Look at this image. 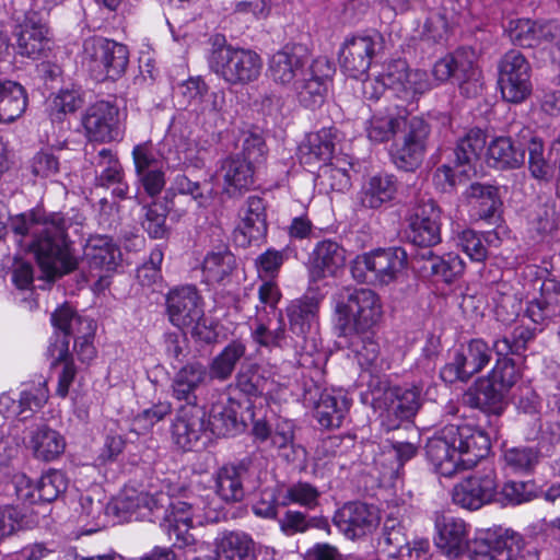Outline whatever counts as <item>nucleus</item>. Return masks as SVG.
Listing matches in <instances>:
<instances>
[{"label":"nucleus","mask_w":560,"mask_h":560,"mask_svg":"<svg viewBox=\"0 0 560 560\" xmlns=\"http://www.w3.org/2000/svg\"><path fill=\"white\" fill-rule=\"evenodd\" d=\"M268 71L275 83L292 86L301 106L315 109L325 102L336 66L324 56L310 62L303 45L285 44L270 57Z\"/></svg>","instance_id":"1"},{"label":"nucleus","mask_w":560,"mask_h":560,"mask_svg":"<svg viewBox=\"0 0 560 560\" xmlns=\"http://www.w3.org/2000/svg\"><path fill=\"white\" fill-rule=\"evenodd\" d=\"M365 132L374 144L394 140L390 161L398 170L415 172L423 161L431 126L422 117L413 116L407 120L396 107H386L366 120Z\"/></svg>","instance_id":"2"},{"label":"nucleus","mask_w":560,"mask_h":560,"mask_svg":"<svg viewBox=\"0 0 560 560\" xmlns=\"http://www.w3.org/2000/svg\"><path fill=\"white\" fill-rule=\"evenodd\" d=\"M490 450L489 434L467 422L444 425L425 444V455L434 471L446 478L474 467Z\"/></svg>","instance_id":"3"},{"label":"nucleus","mask_w":560,"mask_h":560,"mask_svg":"<svg viewBox=\"0 0 560 560\" xmlns=\"http://www.w3.org/2000/svg\"><path fill=\"white\" fill-rule=\"evenodd\" d=\"M495 357L490 371L463 394V401L470 408L499 417L505 409L508 395L523 378V370L511 357Z\"/></svg>","instance_id":"4"},{"label":"nucleus","mask_w":560,"mask_h":560,"mask_svg":"<svg viewBox=\"0 0 560 560\" xmlns=\"http://www.w3.org/2000/svg\"><path fill=\"white\" fill-rule=\"evenodd\" d=\"M431 74L422 69H408L399 77L406 90L413 94H423L435 85L453 81L459 85L462 93L467 92L466 85L476 80L478 69L475 63V52L471 48L458 47L452 52L438 59L432 67Z\"/></svg>","instance_id":"5"},{"label":"nucleus","mask_w":560,"mask_h":560,"mask_svg":"<svg viewBox=\"0 0 560 560\" xmlns=\"http://www.w3.org/2000/svg\"><path fill=\"white\" fill-rule=\"evenodd\" d=\"M524 288L538 295L527 301L525 316L540 330L560 319V276L538 265H526L521 272Z\"/></svg>","instance_id":"6"},{"label":"nucleus","mask_w":560,"mask_h":560,"mask_svg":"<svg viewBox=\"0 0 560 560\" xmlns=\"http://www.w3.org/2000/svg\"><path fill=\"white\" fill-rule=\"evenodd\" d=\"M130 50L124 43L102 35H92L82 43L81 62L96 82H116L128 69Z\"/></svg>","instance_id":"7"},{"label":"nucleus","mask_w":560,"mask_h":560,"mask_svg":"<svg viewBox=\"0 0 560 560\" xmlns=\"http://www.w3.org/2000/svg\"><path fill=\"white\" fill-rule=\"evenodd\" d=\"M370 387L375 406L384 409L381 424L386 432L399 429L404 421H411L422 406L420 384L389 385L378 380L375 386L371 382Z\"/></svg>","instance_id":"8"},{"label":"nucleus","mask_w":560,"mask_h":560,"mask_svg":"<svg viewBox=\"0 0 560 560\" xmlns=\"http://www.w3.org/2000/svg\"><path fill=\"white\" fill-rule=\"evenodd\" d=\"M339 336L352 331H366L375 327L383 316L380 295L368 288H347L336 303Z\"/></svg>","instance_id":"9"},{"label":"nucleus","mask_w":560,"mask_h":560,"mask_svg":"<svg viewBox=\"0 0 560 560\" xmlns=\"http://www.w3.org/2000/svg\"><path fill=\"white\" fill-rule=\"evenodd\" d=\"M209 67L225 83L246 85L259 78L262 59L255 50L229 44L212 50Z\"/></svg>","instance_id":"10"},{"label":"nucleus","mask_w":560,"mask_h":560,"mask_svg":"<svg viewBox=\"0 0 560 560\" xmlns=\"http://www.w3.org/2000/svg\"><path fill=\"white\" fill-rule=\"evenodd\" d=\"M30 252L47 280H55L77 270L79 262L70 237L38 233L30 244Z\"/></svg>","instance_id":"11"},{"label":"nucleus","mask_w":560,"mask_h":560,"mask_svg":"<svg viewBox=\"0 0 560 560\" xmlns=\"http://www.w3.org/2000/svg\"><path fill=\"white\" fill-rule=\"evenodd\" d=\"M384 48V36L376 30L348 35L338 54L340 68L349 78L360 79Z\"/></svg>","instance_id":"12"},{"label":"nucleus","mask_w":560,"mask_h":560,"mask_svg":"<svg viewBox=\"0 0 560 560\" xmlns=\"http://www.w3.org/2000/svg\"><path fill=\"white\" fill-rule=\"evenodd\" d=\"M493 349L482 338H471L460 343L441 368L440 378L448 385L467 383L491 361Z\"/></svg>","instance_id":"13"},{"label":"nucleus","mask_w":560,"mask_h":560,"mask_svg":"<svg viewBox=\"0 0 560 560\" xmlns=\"http://www.w3.org/2000/svg\"><path fill=\"white\" fill-rule=\"evenodd\" d=\"M532 66L516 49L508 50L498 63V86L502 98L512 104L526 101L533 91Z\"/></svg>","instance_id":"14"},{"label":"nucleus","mask_w":560,"mask_h":560,"mask_svg":"<svg viewBox=\"0 0 560 560\" xmlns=\"http://www.w3.org/2000/svg\"><path fill=\"white\" fill-rule=\"evenodd\" d=\"M497 488L498 475L493 467L477 469L454 485L452 501L464 510L478 511L495 504Z\"/></svg>","instance_id":"15"},{"label":"nucleus","mask_w":560,"mask_h":560,"mask_svg":"<svg viewBox=\"0 0 560 560\" xmlns=\"http://www.w3.org/2000/svg\"><path fill=\"white\" fill-rule=\"evenodd\" d=\"M122 254L119 245L107 235H92L83 248V262L89 272L97 277L95 287L105 289L109 285L108 279L121 265Z\"/></svg>","instance_id":"16"},{"label":"nucleus","mask_w":560,"mask_h":560,"mask_svg":"<svg viewBox=\"0 0 560 560\" xmlns=\"http://www.w3.org/2000/svg\"><path fill=\"white\" fill-rule=\"evenodd\" d=\"M503 32L514 46L546 47L560 38V22L555 19L512 18L503 25Z\"/></svg>","instance_id":"17"},{"label":"nucleus","mask_w":560,"mask_h":560,"mask_svg":"<svg viewBox=\"0 0 560 560\" xmlns=\"http://www.w3.org/2000/svg\"><path fill=\"white\" fill-rule=\"evenodd\" d=\"M406 221V237L415 246L431 248L441 243V209L434 200L417 202Z\"/></svg>","instance_id":"18"},{"label":"nucleus","mask_w":560,"mask_h":560,"mask_svg":"<svg viewBox=\"0 0 560 560\" xmlns=\"http://www.w3.org/2000/svg\"><path fill=\"white\" fill-rule=\"evenodd\" d=\"M347 262V249L336 237L318 240L307 255L305 264L311 283L335 279L342 272Z\"/></svg>","instance_id":"19"},{"label":"nucleus","mask_w":560,"mask_h":560,"mask_svg":"<svg viewBox=\"0 0 560 560\" xmlns=\"http://www.w3.org/2000/svg\"><path fill=\"white\" fill-rule=\"evenodd\" d=\"M377 546L388 558L425 559L430 550L428 538L409 540L406 527L396 518H387L377 539Z\"/></svg>","instance_id":"20"},{"label":"nucleus","mask_w":560,"mask_h":560,"mask_svg":"<svg viewBox=\"0 0 560 560\" xmlns=\"http://www.w3.org/2000/svg\"><path fill=\"white\" fill-rule=\"evenodd\" d=\"M168 320L178 328L191 326L205 315L203 298L195 284L177 285L165 295Z\"/></svg>","instance_id":"21"},{"label":"nucleus","mask_w":560,"mask_h":560,"mask_svg":"<svg viewBox=\"0 0 560 560\" xmlns=\"http://www.w3.org/2000/svg\"><path fill=\"white\" fill-rule=\"evenodd\" d=\"M254 409L228 394L225 401L211 407L208 418L209 429L218 438H230L247 430L248 419H253Z\"/></svg>","instance_id":"22"},{"label":"nucleus","mask_w":560,"mask_h":560,"mask_svg":"<svg viewBox=\"0 0 560 560\" xmlns=\"http://www.w3.org/2000/svg\"><path fill=\"white\" fill-rule=\"evenodd\" d=\"M268 202L265 198L250 195L240 210V221L234 230V240L240 246L262 242L268 234Z\"/></svg>","instance_id":"23"},{"label":"nucleus","mask_w":560,"mask_h":560,"mask_svg":"<svg viewBox=\"0 0 560 560\" xmlns=\"http://www.w3.org/2000/svg\"><path fill=\"white\" fill-rule=\"evenodd\" d=\"M332 523L347 539L357 540L373 532L378 517L373 505L349 501L335 511Z\"/></svg>","instance_id":"24"},{"label":"nucleus","mask_w":560,"mask_h":560,"mask_svg":"<svg viewBox=\"0 0 560 560\" xmlns=\"http://www.w3.org/2000/svg\"><path fill=\"white\" fill-rule=\"evenodd\" d=\"M209 429L206 408L199 404L179 405L172 423V439L184 452L192 451Z\"/></svg>","instance_id":"25"},{"label":"nucleus","mask_w":560,"mask_h":560,"mask_svg":"<svg viewBox=\"0 0 560 560\" xmlns=\"http://www.w3.org/2000/svg\"><path fill=\"white\" fill-rule=\"evenodd\" d=\"M253 478V459L245 456L222 465L215 472V493L226 503L245 498V485Z\"/></svg>","instance_id":"26"},{"label":"nucleus","mask_w":560,"mask_h":560,"mask_svg":"<svg viewBox=\"0 0 560 560\" xmlns=\"http://www.w3.org/2000/svg\"><path fill=\"white\" fill-rule=\"evenodd\" d=\"M119 108L108 101H97L85 110L82 125L90 141L100 143L117 139Z\"/></svg>","instance_id":"27"},{"label":"nucleus","mask_w":560,"mask_h":560,"mask_svg":"<svg viewBox=\"0 0 560 560\" xmlns=\"http://www.w3.org/2000/svg\"><path fill=\"white\" fill-rule=\"evenodd\" d=\"M48 27L36 11L25 13L23 22L18 26V52L33 60L48 57L51 39L47 36Z\"/></svg>","instance_id":"28"},{"label":"nucleus","mask_w":560,"mask_h":560,"mask_svg":"<svg viewBox=\"0 0 560 560\" xmlns=\"http://www.w3.org/2000/svg\"><path fill=\"white\" fill-rule=\"evenodd\" d=\"M322 301L323 298L318 293L308 290L287 303L282 313L292 334L305 339L318 326Z\"/></svg>","instance_id":"29"},{"label":"nucleus","mask_w":560,"mask_h":560,"mask_svg":"<svg viewBox=\"0 0 560 560\" xmlns=\"http://www.w3.org/2000/svg\"><path fill=\"white\" fill-rule=\"evenodd\" d=\"M269 378L257 363L241 366L234 382L228 386V394L245 404L247 408L256 409V400L264 397L268 389Z\"/></svg>","instance_id":"30"},{"label":"nucleus","mask_w":560,"mask_h":560,"mask_svg":"<svg viewBox=\"0 0 560 560\" xmlns=\"http://www.w3.org/2000/svg\"><path fill=\"white\" fill-rule=\"evenodd\" d=\"M210 377L207 365L198 360L188 361L172 380V396L182 405L198 404L197 389Z\"/></svg>","instance_id":"31"},{"label":"nucleus","mask_w":560,"mask_h":560,"mask_svg":"<svg viewBox=\"0 0 560 560\" xmlns=\"http://www.w3.org/2000/svg\"><path fill=\"white\" fill-rule=\"evenodd\" d=\"M435 545L448 558L457 559L468 548L469 526L462 518L440 516L435 521Z\"/></svg>","instance_id":"32"},{"label":"nucleus","mask_w":560,"mask_h":560,"mask_svg":"<svg viewBox=\"0 0 560 560\" xmlns=\"http://www.w3.org/2000/svg\"><path fill=\"white\" fill-rule=\"evenodd\" d=\"M25 446L35 459L50 463L65 453L67 442L59 431L40 423L28 431Z\"/></svg>","instance_id":"33"},{"label":"nucleus","mask_w":560,"mask_h":560,"mask_svg":"<svg viewBox=\"0 0 560 560\" xmlns=\"http://www.w3.org/2000/svg\"><path fill=\"white\" fill-rule=\"evenodd\" d=\"M236 257L228 245L207 252L201 261V282L207 285L225 284L236 269Z\"/></svg>","instance_id":"34"},{"label":"nucleus","mask_w":560,"mask_h":560,"mask_svg":"<svg viewBox=\"0 0 560 560\" xmlns=\"http://www.w3.org/2000/svg\"><path fill=\"white\" fill-rule=\"evenodd\" d=\"M223 191L229 197H240L254 184L255 165L241 155H229L221 163Z\"/></svg>","instance_id":"35"},{"label":"nucleus","mask_w":560,"mask_h":560,"mask_svg":"<svg viewBox=\"0 0 560 560\" xmlns=\"http://www.w3.org/2000/svg\"><path fill=\"white\" fill-rule=\"evenodd\" d=\"M374 284H389L407 266V252L400 247L377 248L369 252Z\"/></svg>","instance_id":"36"},{"label":"nucleus","mask_w":560,"mask_h":560,"mask_svg":"<svg viewBox=\"0 0 560 560\" xmlns=\"http://www.w3.org/2000/svg\"><path fill=\"white\" fill-rule=\"evenodd\" d=\"M518 138L523 140L525 153H528L527 165L530 176L539 183L548 184L552 182L556 174V164L547 158L544 140L534 135L528 128L523 129Z\"/></svg>","instance_id":"37"},{"label":"nucleus","mask_w":560,"mask_h":560,"mask_svg":"<svg viewBox=\"0 0 560 560\" xmlns=\"http://www.w3.org/2000/svg\"><path fill=\"white\" fill-rule=\"evenodd\" d=\"M486 163L498 171L520 168L525 163V148L523 140L516 145L511 137L500 136L493 138L487 145Z\"/></svg>","instance_id":"38"},{"label":"nucleus","mask_w":560,"mask_h":560,"mask_svg":"<svg viewBox=\"0 0 560 560\" xmlns=\"http://www.w3.org/2000/svg\"><path fill=\"white\" fill-rule=\"evenodd\" d=\"M352 400L342 390L325 389L315 406V418L325 429L341 427L350 410Z\"/></svg>","instance_id":"39"},{"label":"nucleus","mask_w":560,"mask_h":560,"mask_svg":"<svg viewBox=\"0 0 560 560\" xmlns=\"http://www.w3.org/2000/svg\"><path fill=\"white\" fill-rule=\"evenodd\" d=\"M486 139L483 130L476 127L469 129L464 137L457 140L453 150V163L456 167H462L460 175L465 176V180L469 179L471 173L475 174L476 163L486 148Z\"/></svg>","instance_id":"40"},{"label":"nucleus","mask_w":560,"mask_h":560,"mask_svg":"<svg viewBox=\"0 0 560 560\" xmlns=\"http://www.w3.org/2000/svg\"><path fill=\"white\" fill-rule=\"evenodd\" d=\"M540 326L530 327L517 324L508 332L498 336L492 341V349L495 355L526 358L529 345L541 332Z\"/></svg>","instance_id":"41"},{"label":"nucleus","mask_w":560,"mask_h":560,"mask_svg":"<svg viewBox=\"0 0 560 560\" xmlns=\"http://www.w3.org/2000/svg\"><path fill=\"white\" fill-rule=\"evenodd\" d=\"M180 96L186 106L196 105L200 113H219L224 104V93L211 92L201 77H190L179 84Z\"/></svg>","instance_id":"42"},{"label":"nucleus","mask_w":560,"mask_h":560,"mask_svg":"<svg viewBox=\"0 0 560 560\" xmlns=\"http://www.w3.org/2000/svg\"><path fill=\"white\" fill-rule=\"evenodd\" d=\"M337 130L324 127L307 137L306 143L300 148V161L311 165L329 162L335 153Z\"/></svg>","instance_id":"43"},{"label":"nucleus","mask_w":560,"mask_h":560,"mask_svg":"<svg viewBox=\"0 0 560 560\" xmlns=\"http://www.w3.org/2000/svg\"><path fill=\"white\" fill-rule=\"evenodd\" d=\"M398 187L399 182L394 174L377 173L363 185L361 202L365 208L378 209L395 199Z\"/></svg>","instance_id":"44"},{"label":"nucleus","mask_w":560,"mask_h":560,"mask_svg":"<svg viewBox=\"0 0 560 560\" xmlns=\"http://www.w3.org/2000/svg\"><path fill=\"white\" fill-rule=\"evenodd\" d=\"M456 243L472 261L482 262L488 257L489 247L501 245V237L495 230L478 232L465 229L457 234Z\"/></svg>","instance_id":"45"},{"label":"nucleus","mask_w":560,"mask_h":560,"mask_svg":"<svg viewBox=\"0 0 560 560\" xmlns=\"http://www.w3.org/2000/svg\"><path fill=\"white\" fill-rule=\"evenodd\" d=\"M46 355L50 360L52 368L62 363V370L58 376L56 394L65 398L68 396L70 386L77 375V368L68 348V341L57 340V342H50L47 347Z\"/></svg>","instance_id":"46"},{"label":"nucleus","mask_w":560,"mask_h":560,"mask_svg":"<svg viewBox=\"0 0 560 560\" xmlns=\"http://www.w3.org/2000/svg\"><path fill=\"white\" fill-rule=\"evenodd\" d=\"M28 104L25 88L14 81L0 82V122H12L20 118Z\"/></svg>","instance_id":"47"},{"label":"nucleus","mask_w":560,"mask_h":560,"mask_svg":"<svg viewBox=\"0 0 560 560\" xmlns=\"http://www.w3.org/2000/svg\"><path fill=\"white\" fill-rule=\"evenodd\" d=\"M246 345L241 339L231 340L209 363L211 380L228 381L234 373L237 363L246 354Z\"/></svg>","instance_id":"48"},{"label":"nucleus","mask_w":560,"mask_h":560,"mask_svg":"<svg viewBox=\"0 0 560 560\" xmlns=\"http://www.w3.org/2000/svg\"><path fill=\"white\" fill-rule=\"evenodd\" d=\"M466 199L474 201L479 219L493 222L502 206L499 190L495 186L472 183L465 191Z\"/></svg>","instance_id":"49"},{"label":"nucleus","mask_w":560,"mask_h":560,"mask_svg":"<svg viewBox=\"0 0 560 560\" xmlns=\"http://www.w3.org/2000/svg\"><path fill=\"white\" fill-rule=\"evenodd\" d=\"M447 2H451V0H442L439 7L429 10L420 32L422 42L442 45L448 39L452 25L446 7Z\"/></svg>","instance_id":"50"},{"label":"nucleus","mask_w":560,"mask_h":560,"mask_svg":"<svg viewBox=\"0 0 560 560\" xmlns=\"http://www.w3.org/2000/svg\"><path fill=\"white\" fill-rule=\"evenodd\" d=\"M482 535L503 560H515L523 546V536L501 525L486 529Z\"/></svg>","instance_id":"51"},{"label":"nucleus","mask_w":560,"mask_h":560,"mask_svg":"<svg viewBox=\"0 0 560 560\" xmlns=\"http://www.w3.org/2000/svg\"><path fill=\"white\" fill-rule=\"evenodd\" d=\"M495 504L502 508L516 506L529 502L537 497V485L535 480H505L498 485Z\"/></svg>","instance_id":"52"},{"label":"nucleus","mask_w":560,"mask_h":560,"mask_svg":"<svg viewBox=\"0 0 560 560\" xmlns=\"http://www.w3.org/2000/svg\"><path fill=\"white\" fill-rule=\"evenodd\" d=\"M91 320L79 315L68 303L62 304L51 313L50 322L55 331L49 339V343L57 342V340H67L69 346L75 329L80 330L79 327Z\"/></svg>","instance_id":"53"},{"label":"nucleus","mask_w":560,"mask_h":560,"mask_svg":"<svg viewBox=\"0 0 560 560\" xmlns=\"http://www.w3.org/2000/svg\"><path fill=\"white\" fill-rule=\"evenodd\" d=\"M218 556L224 560H257L254 540L242 532L224 535L218 545Z\"/></svg>","instance_id":"54"},{"label":"nucleus","mask_w":560,"mask_h":560,"mask_svg":"<svg viewBox=\"0 0 560 560\" xmlns=\"http://www.w3.org/2000/svg\"><path fill=\"white\" fill-rule=\"evenodd\" d=\"M349 349L353 352L358 363L362 369H369L378 359L381 347L375 332L370 329L366 331H352L348 335Z\"/></svg>","instance_id":"55"},{"label":"nucleus","mask_w":560,"mask_h":560,"mask_svg":"<svg viewBox=\"0 0 560 560\" xmlns=\"http://www.w3.org/2000/svg\"><path fill=\"white\" fill-rule=\"evenodd\" d=\"M428 255L431 261L430 271L436 281L452 284L465 271V262L458 254L451 252L435 256L432 250H429Z\"/></svg>","instance_id":"56"},{"label":"nucleus","mask_w":560,"mask_h":560,"mask_svg":"<svg viewBox=\"0 0 560 560\" xmlns=\"http://www.w3.org/2000/svg\"><path fill=\"white\" fill-rule=\"evenodd\" d=\"M255 343L264 348H282L287 340L285 323L282 311L278 314V326L270 329L268 323L256 316L255 328L250 332Z\"/></svg>","instance_id":"57"},{"label":"nucleus","mask_w":560,"mask_h":560,"mask_svg":"<svg viewBox=\"0 0 560 560\" xmlns=\"http://www.w3.org/2000/svg\"><path fill=\"white\" fill-rule=\"evenodd\" d=\"M97 166L104 168L95 175V186L109 188L125 177L124 167L117 154L109 148H103L97 153Z\"/></svg>","instance_id":"58"},{"label":"nucleus","mask_w":560,"mask_h":560,"mask_svg":"<svg viewBox=\"0 0 560 560\" xmlns=\"http://www.w3.org/2000/svg\"><path fill=\"white\" fill-rule=\"evenodd\" d=\"M18 398L21 410V421H26L47 404L49 389L46 382L32 384L22 389Z\"/></svg>","instance_id":"59"},{"label":"nucleus","mask_w":560,"mask_h":560,"mask_svg":"<svg viewBox=\"0 0 560 560\" xmlns=\"http://www.w3.org/2000/svg\"><path fill=\"white\" fill-rule=\"evenodd\" d=\"M320 491L307 481H298L288 487L280 504L288 506L298 504L307 510H313L319 504Z\"/></svg>","instance_id":"60"},{"label":"nucleus","mask_w":560,"mask_h":560,"mask_svg":"<svg viewBox=\"0 0 560 560\" xmlns=\"http://www.w3.org/2000/svg\"><path fill=\"white\" fill-rule=\"evenodd\" d=\"M173 520L170 524V535H174L177 541L183 546L192 542L194 537L189 534V529L194 526L192 506L186 502H178L173 505Z\"/></svg>","instance_id":"61"},{"label":"nucleus","mask_w":560,"mask_h":560,"mask_svg":"<svg viewBox=\"0 0 560 560\" xmlns=\"http://www.w3.org/2000/svg\"><path fill=\"white\" fill-rule=\"evenodd\" d=\"M83 98L75 90H60L48 104V115L52 122H61L68 114L75 113Z\"/></svg>","instance_id":"62"},{"label":"nucleus","mask_w":560,"mask_h":560,"mask_svg":"<svg viewBox=\"0 0 560 560\" xmlns=\"http://www.w3.org/2000/svg\"><path fill=\"white\" fill-rule=\"evenodd\" d=\"M168 208L166 203L153 201L145 208L142 226L148 235L153 240L167 237L170 229L166 224Z\"/></svg>","instance_id":"63"},{"label":"nucleus","mask_w":560,"mask_h":560,"mask_svg":"<svg viewBox=\"0 0 560 560\" xmlns=\"http://www.w3.org/2000/svg\"><path fill=\"white\" fill-rule=\"evenodd\" d=\"M37 491L39 492L37 498L40 499L42 503H50L66 492L68 480L61 470L50 468L40 476L37 480Z\"/></svg>","instance_id":"64"}]
</instances>
